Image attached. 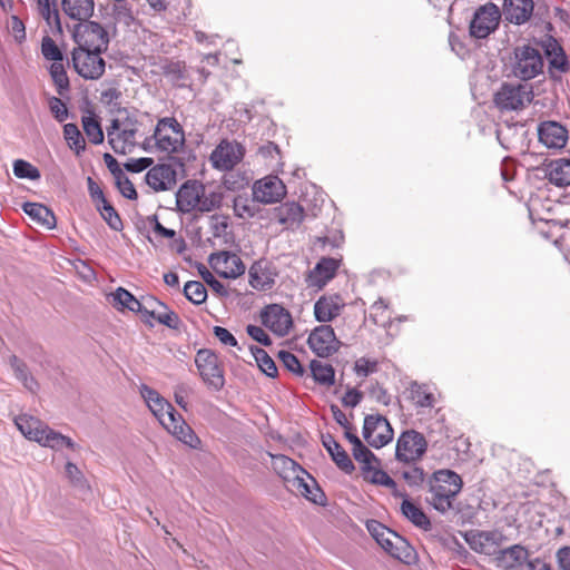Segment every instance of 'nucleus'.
I'll return each mask as SVG.
<instances>
[{
    "mask_svg": "<svg viewBox=\"0 0 570 570\" xmlns=\"http://www.w3.org/2000/svg\"><path fill=\"white\" fill-rule=\"evenodd\" d=\"M377 361L370 360L366 357H361L355 362V373L358 376H368L370 374L377 371Z\"/></svg>",
    "mask_w": 570,
    "mask_h": 570,
    "instance_id": "obj_60",
    "label": "nucleus"
},
{
    "mask_svg": "<svg viewBox=\"0 0 570 570\" xmlns=\"http://www.w3.org/2000/svg\"><path fill=\"white\" fill-rule=\"evenodd\" d=\"M9 363L16 379L20 381L28 391L36 393L39 385L35 377L29 373L27 364L16 355H11L9 357Z\"/></svg>",
    "mask_w": 570,
    "mask_h": 570,
    "instance_id": "obj_35",
    "label": "nucleus"
},
{
    "mask_svg": "<svg viewBox=\"0 0 570 570\" xmlns=\"http://www.w3.org/2000/svg\"><path fill=\"white\" fill-rule=\"evenodd\" d=\"M532 100V91L525 85L504 82L494 94L493 102L501 111H517Z\"/></svg>",
    "mask_w": 570,
    "mask_h": 570,
    "instance_id": "obj_8",
    "label": "nucleus"
},
{
    "mask_svg": "<svg viewBox=\"0 0 570 570\" xmlns=\"http://www.w3.org/2000/svg\"><path fill=\"white\" fill-rule=\"evenodd\" d=\"M213 269L224 278H236L245 273L240 257L229 252L214 253L209 256Z\"/></svg>",
    "mask_w": 570,
    "mask_h": 570,
    "instance_id": "obj_18",
    "label": "nucleus"
},
{
    "mask_svg": "<svg viewBox=\"0 0 570 570\" xmlns=\"http://www.w3.org/2000/svg\"><path fill=\"white\" fill-rule=\"evenodd\" d=\"M287 488L291 491H296L314 503L323 504L325 500L323 491L307 472L296 476Z\"/></svg>",
    "mask_w": 570,
    "mask_h": 570,
    "instance_id": "obj_25",
    "label": "nucleus"
},
{
    "mask_svg": "<svg viewBox=\"0 0 570 570\" xmlns=\"http://www.w3.org/2000/svg\"><path fill=\"white\" fill-rule=\"evenodd\" d=\"M38 10L41 17L50 24L53 19L59 24V13L56 7L51 8L49 0H38Z\"/></svg>",
    "mask_w": 570,
    "mask_h": 570,
    "instance_id": "obj_62",
    "label": "nucleus"
},
{
    "mask_svg": "<svg viewBox=\"0 0 570 570\" xmlns=\"http://www.w3.org/2000/svg\"><path fill=\"white\" fill-rule=\"evenodd\" d=\"M120 119H112L107 128L108 142L116 154L125 155L136 145V134L132 129H120Z\"/></svg>",
    "mask_w": 570,
    "mask_h": 570,
    "instance_id": "obj_20",
    "label": "nucleus"
},
{
    "mask_svg": "<svg viewBox=\"0 0 570 570\" xmlns=\"http://www.w3.org/2000/svg\"><path fill=\"white\" fill-rule=\"evenodd\" d=\"M401 512L415 527L425 531L431 529V521L425 512L406 498L401 503Z\"/></svg>",
    "mask_w": 570,
    "mask_h": 570,
    "instance_id": "obj_34",
    "label": "nucleus"
},
{
    "mask_svg": "<svg viewBox=\"0 0 570 570\" xmlns=\"http://www.w3.org/2000/svg\"><path fill=\"white\" fill-rule=\"evenodd\" d=\"M426 484V502L442 514L453 509V502L463 488L462 478L449 469L433 472Z\"/></svg>",
    "mask_w": 570,
    "mask_h": 570,
    "instance_id": "obj_2",
    "label": "nucleus"
},
{
    "mask_svg": "<svg viewBox=\"0 0 570 570\" xmlns=\"http://www.w3.org/2000/svg\"><path fill=\"white\" fill-rule=\"evenodd\" d=\"M547 55L550 57V67L559 70L560 72H567L569 70V63L564 55L563 49L554 43L547 49Z\"/></svg>",
    "mask_w": 570,
    "mask_h": 570,
    "instance_id": "obj_50",
    "label": "nucleus"
},
{
    "mask_svg": "<svg viewBox=\"0 0 570 570\" xmlns=\"http://www.w3.org/2000/svg\"><path fill=\"white\" fill-rule=\"evenodd\" d=\"M151 318H155L159 324L169 328L177 330L180 325L179 316L171 311L165 303L158 311L151 312Z\"/></svg>",
    "mask_w": 570,
    "mask_h": 570,
    "instance_id": "obj_45",
    "label": "nucleus"
},
{
    "mask_svg": "<svg viewBox=\"0 0 570 570\" xmlns=\"http://www.w3.org/2000/svg\"><path fill=\"white\" fill-rule=\"evenodd\" d=\"M527 558L528 550L520 544H514L501 550L498 556V561L503 569L510 570L520 566Z\"/></svg>",
    "mask_w": 570,
    "mask_h": 570,
    "instance_id": "obj_33",
    "label": "nucleus"
},
{
    "mask_svg": "<svg viewBox=\"0 0 570 570\" xmlns=\"http://www.w3.org/2000/svg\"><path fill=\"white\" fill-rule=\"evenodd\" d=\"M204 185L197 180L185 181L176 193V207L183 214L191 213L199 206Z\"/></svg>",
    "mask_w": 570,
    "mask_h": 570,
    "instance_id": "obj_19",
    "label": "nucleus"
},
{
    "mask_svg": "<svg viewBox=\"0 0 570 570\" xmlns=\"http://www.w3.org/2000/svg\"><path fill=\"white\" fill-rule=\"evenodd\" d=\"M111 296L115 305H119L120 308H127L131 312L138 313L141 307L140 301L122 287H118Z\"/></svg>",
    "mask_w": 570,
    "mask_h": 570,
    "instance_id": "obj_42",
    "label": "nucleus"
},
{
    "mask_svg": "<svg viewBox=\"0 0 570 570\" xmlns=\"http://www.w3.org/2000/svg\"><path fill=\"white\" fill-rule=\"evenodd\" d=\"M344 306V299L337 294L321 296L314 304L315 318L320 323L331 322L340 315Z\"/></svg>",
    "mask_w": 570,
    "mask_h": 570,
    "instance_id": "obj_23",
    "label": "nucleus"
},
{
    "mask_svg": "<svg viewBox=\"0 0 570 570\" xmlns=\"http://www.w3.org/2000/svg\"><path fill=\"white\" fill-rule=\"evenodd\" d=\"M50 76L57 87L58 94L63 95V92L69 89V79L62 61L52 62L50 66Z\"/></svg>",
    "mask_w": 570,
    "mask_h": 570,
    "instance_id": "obj_51",
    "label": "nucleus"
},
{
    "mask_svg": "<svg viewBox=\"0 0 570 570\" xmlns=\"http://www.w3.org/2000/svg\"><path fill=\"white\" fill-rule=\"evenodd\" d=\"M96 208L111 229L117 232L122 229L124 225L120 216L107 199L105 204L101 203Z\"/></svg>",
    "mask_w": 570,
    "mask_h": 570,
    "instance_id": "obj_44",
    "label": "nucleus"
},
{
    "mask_svg": "<svg viewBox=\"0 0 570 570\" xmlns=\"http://www.w3.org/2000/svg\"><path fill=\"white\" fill-rule=\"evenodd\" d=\"M465 542L476 553L491 556L501 546L504 537L500 531L471 530L463 534Z\"/></svg>",
    "mask_w": 570,
    "mask_h": 570,
    "instance_id": "obj_16",
    "label": "nucleus"
},
{
    "mask_svg": "<svg viewBox=\"0 0 570 570\" xmlns=\"http://www.w3.org/2000/svg\"><path fill=\"white\" fill-rule=\"evenodd\" d=\"M401 476L409 487L420 488L425 482L426 473L422 468L412 463V465H409L406 469L402 470Z\"/></svg>",
    "mask_w": 570,
    "mask_h": 570,
    "instance_id": "obj_49",
    "label": "nucleus"
},
{
    "mask_svg": "<svg viewBox=\"0 0 570 570\" xmlns=\"http://www.w3.org/2000/svg\"><path fill=\"white\" fill-rule=\"evenodd\" d=\"M116 185L120 191V194L128 198V199H137V191L135 189V186L134 184L130 181V179L125 175V174H121L117 179H116Z\"/></svg>",
    "mask_w": 570,
    "mask_h": 570,
    "instance_id": "obj_59",
    "label": "nucleus"
},
{
    "mask_svg": "<svg viewBox=\"0 0 570 570\" xmlns=\"http://www.w3.org/2000/svg\"><path fill=\"white\" fill-rule=\"evenodd\" d=\"M75 42L78 45L73 50H95L104 52L109 46L107 30L96 21H83L75 26L72 31Z\"/></svg>",
    "mask_w": 570,
    "mask_h": 570,
    "instance_id": "obj_4",
    "label": "nucleus"
},
{
    "mask_svg": "<svg viewBox=\"0 0 570 570\" xmlns=\"http://www.w3.org/2000/svg\"><path fill=\"white\" fill-rule=\"evenodd\" d=\"M111 16L115 23H121L126 27H130L135 20L131 8L125 0L112 4Z\"/></svg>",
    "mask_w": 570,
    "mask_h": 570,
    "instance_id": "obj_48",
    "label": "nucleus"
},
{
    "mask_svg": "<svg viewBox=\"0 0 570 570\" xmlns=\"http://www.w3.org/2000/svg\"><path fill=\"white\" fill-rule=\"evenodd\" d=\"M272 459L273 470L284 480L286 487L299 474H305L306 471L291 458L284 454L268 453Z\"/></svg>",
    "mask_w": 570,
    "mask_h": 570,
    "instance_id": "obj_26",
    "label": "nucleus"
},
{
    "mask_svg": "<svg viewBox=\"0 0 570 570\" xmlns=\"http://www.w3.org/2000/svg\"><path fill=\"white\" fill-rule=\"evenodd\" d=\"M23 212L31 217L32 220L37 222L41 226L52 229L56 227L57 220L52 210L42 204L38 203H24Z\"/></svg>",
    "mask_w": 570,
    "mask_h": 570,
    "instance_id": "obj_32",
    "label": "nucleus"
},
{
    "mask_svg": "<svg viewBox=\"0 0 570 570\" xmlns=\"http://www.w3.org/2000/svg\"><path fill=\"white\" fill-rule=\"evenodd\" d=\"M153 137L157 149L166 154L178 153L185 144L183 127L173 117L159 119Z\"/></svg>",
    "mask_w": 570,
    "mask_h": 570,
    "instance_id": "obj_5",
    "label": "nucleus"
},
{
    "mask_svg": "<svg viewBox=\"0 0 570 570\" xmlns=\"http://www.w3.org/2000/svg\"><path fill=\"white\" fill-rule=\"evenodd\" d=\"M195 364L208 389L218 392L224 387V368L219 357L212 350H198L195 356Z\"/></svg>",
    "mask_w": 570,
    "mask_h": 570,
    "instance_id": "obj_6",
    "label": "nucleus"
},
{
    "mask_svg": "<svg viewBox=\"0 0 570 570\" xmlns=\"http://www.w3.org/2000/svg\"><path fill=\"white\" fill-rule=\"evenodd\" d=\"M546 176L557 187L570 186V159L558 158L546 166Z\"/></svg>",
    "mask_w": 570,
    "mask_h": 570,
    "instance_id": "obj_29",
    "label": "nucleus"
},
{
    "mask_svg": "<svg viewBox=\"0 0 570 570\" xmlns=\"http://www.w3.org/2000/svg\"><path fill=\"white\" fill-rule=\"evenodd\" d=\"M533 10V0H503L501 17L510 23L521 26L530 20Z\"/></svg>",
    "mask_w": 570,
    "mask_h": 570,
    "instance_id": "obj_21",
    "label": "nucleus"
},
{
    "mask_svg": "<svg viewBox=\"0 0 570 570\" xmlns=\"http://www.w3.org/2000/svg\"><path fill=\"white\" fill-rule=\"evenodd\" d=\"M222 196L217 193L206 194L203 191V196L199 197V206H197L196 210L202 213L212 212L220 206Z\"/></svg>",
    "mask_w": 570,
    "mask_h": 570,
    "instance_id": "obj_58",
    "label": "nucleus"
},
{
    "mask_svg": "<svg viewBox=\"0 0 570 570\" xmlns=\"http://www.w3.org/2000/svg\"><path fill=\"white\" fill-rule=\"evenodd\" d=\"M338 268V263L334 258H322L311 272L308 283L311 286L322 288L331 281Z\"/></svg>",
    "mask_w": 570,
    "mask_h": 570,
    "instance_id": "obj_30",
    "label": "nucleus"
},
{
    "mask_svg": "<svg viewBox=\"0 0 570 570\" xmlns=\"http://www.w3.org/2000/svg\"><path fill=\"white\" fill-rule=\"evenodd\" d=\"M184 295L195 305L203 304L207 298V289L202 282L189 281L184 286Z\"/></svg>",
    "mask_w": 570,
    "mask_h": 570,
    "instance_id": "obj_43",
    "label": "nucleus"
},
{
    "mask_svg": "<svg viewBox=\"0 0 570 570\" xmlns=\"http://www.w3.org/2000/svg\"><path fill=\"white\" fill-rule=\"evenodd\" d=\"M49 108H50V111L52 112L53 117L58 121L62 122L63 120L67 119L68 109L61 99H59L57 97H51L49 99Z\"/></svg>",
    "mask_w": 570,
    "mask_h": 570,
    "instance_id": "obj_63",
    "label": "nucleus"
},
{
    "mask_svg": "<svg viewBox=\"0 0 570 570\" xmlns=\"http://www.w3.org/2000/svg\"><path fill=\"white\" fill-rule=\"evenodd\" d=\"M262 323L279 336L288 334L293 325L291 313L278 304L266 306L261 314Z\"/></svg>",
    "mask_w": 570,
    "mask_h": 570,
    "instance_id": "obj_17",
    "label": "nucleus"
},
{
    "mask_svg": "<svg viewBox=\"0 0 570 570\" xmlns=\"http://www.w3.org/2000/svg\"><path fill=\"white\" fill-rule=\"evenodd\" d=\"M176 169L169 164H159L146 174V183L156 191L168 190L176 184Z\"/></svg>",
    "mask_w": 570,
    "mask_h": 570,
    "instance_id": "obj_22",
    "label": "nucleus"
},
{
    "mask_svg": "<svg viewBox=\"0 0 570 570\" xmlns=\"http://www.w3.org/2000/svg\"><path fill=\"white\" fill-rule=\"evenodd\" d=\"M65 470L67 478L75 487H85V476L76 464H73L72 462H67Z\"/></svg>",
    "mask_w": 570,
    "mask_h": 570,
    "instance_id": "obj_64",
    "label": "nucleus"
},
{
    "mask_svg": "<svg viewBox=\"0 0 570 570\" xmlns=\"http://www.w3.org/2000/svg\"><path fill=\"white\" fill-rule=\"evenodd\" d=\"M275 218L287 228H296L304 220V208L295 203L287 202L275 208Z\"/></svg>",
    "mask_w": 570,
    "mask_h": 570,
    "instance_id": "obj_28",
    "label": "nucleus"
},
{
    "mask_svg": "<svg viewBox=\"0 0 570 570\" xmlns=\"http://www.w3.org/2000/svg\"><path fill=\"white\" fill-rule=\"evenodd\" d=\"M82 127L91 144L99 145L104 141V132L101 126L94 116L83 117Z\"/></svg>",
    "mask_w": 570,
    "mask_h": 570,
    "instance_id": "obj_46",
    "label": "nucleus"
},
{
    "mask_svg": "<svg viewBox=\"0 0 570 570\" xmlns=\"http://www.w3.org/2000/svg\"><path fill=\"white\" fill-rule=\"evenodd\" d=\"M253 357L255 358L261 371L267 375L268 377L277 376V367L273 358L267 354V352L258 346L249 347Z\"/></svg>",
    "mask_w": 570,
    "mask_h": 570,
    "instance_id": "obj_37",
    "label": "nucleus"
},
{
    "mask_svg": "<svg viewBox=\"0 0 570 570\" xmlns=\"http://www.w3.org/2000/svg\"><path fill=\"white\" fill-rule=\"evenodd\" d=\"M538 136L548 148H562L568 139L567 129L554 121L542 122L538 128Z\"/></svg>",
    "mask_w": 570,
    "mask_h": 570,
    "instance_id": "obj_24",
    "label": "nucleus"
},
{
    "mask_svg": "<svg viewBox=\"0 0 570 570\" xmlns=\"http://www.w3.org/2000/svg\"><path fill=\"white\" fill-rule=\"evenodd\" d=\"M392 538L395 540L392 557L406 564L412 563L416 557L412 546L396 532L392 534Z\"/></svg>",
    "mask_w": 570,
    "mask_h": 570,
    "instance_id": "obj_39",
    "label": "nucleus"
},
{
    "mask_svg": "<svg viewBox=\"0 0 570 570\" xmlns=\"http://www.w3.org/2000/svg\"><path fill=\"white\" fill-rule=\"evenodd\" d=\"M244 147L229 140H222L210 154V163L215 169L232 170L244 157Z\"/></svg>",
    "mask_w": 570,
    "mask_h": 570,
    "instance_id": "obj_14",
    "label": "nucleus"
},
{
    "mask_svg": "<svg viewBox=\"0 0 570 570\" xmlns=\"http://www.w3.org/2000/svg\"><path fill=\"white\" fill-rule=\"evenodd\" d=\"M514 55L513 73L517 77L529 80L541 72L543 61L539 50L531 46H522L515 49Z\"/></svg>",
    "mask_w": 570,
    "mask_h": 570,
    "instance_id": "obj_11",
    "label": "nucleus"
},
{
    "mask_svg": "<svg viewBox=\"0 0 570 570\" xmlns=\"http://www.w3.org/2000/svg\"><path fill=\"white\" fill-rule=\"evenodd\" d=\"M278 358L282 362V364L287 368L289 372L297 376H303L305 373L304 367L302 366L301 362L294 355L293 353L288 351H279Z\"/></svg>",
    "mask_w": 570,
    "mask_h": 570,
    "instance_id": "obj_56",
    "label": "nucleus"
},
{
    "mask_svg": "<svg viewBox=\"0 0 570 570\" xmlns=\"http://www.w3.org/2000/svg\"><path fill=\"white\" fill-rule=\"evenodd\" d=\"M286 195V186L277 176H266L253 186L254 200L261 204H274L281 202Z\"/></svg>",
    "mask_w": 570,
    "mask_h": 570,
    "instance_id": "obj_15",
    "label": "nucleus"
},
{
    "mask_svg": "<svg viewBox=\"0 0 570 570\" xmlns=\"http://www.w3.org/2000/svg\"><path fill=\"white\" fill-rule=\"evenodd\" d=\"M63 12L72 20L83 22L89 20L95 10L94 0H61Z\"/></svg>",
    "mask_w": 570,
    "mask_h": 570,
    "instance_id": "obj_31",
    "label": "nucleus"
},
{
    "mask_svg": "<svg viewBox=\"0 0 570 570\" xmlns=\"http://www.w3.org/2000/svg\"><path fill=\"white\" fill-rule=\"evenodd\" d=\"M164 75L177 87H185L188 79L186 66L181 61H171L164 67Z\"/></svg>",
    "mask_w": 570,
    "mask_h": 570,
    "instance_id": "obj_40",
    "label": "nucleus"
},
{
    "mask_svg": "<svg viewBox=\"0 0 570 570\" xmlns=\"http://www.w3.org/2000/svg\"><path fill=\"white\" fill-rule=\"evenodd\" d=\"M309 370L314 381L324 386H331L335 382V371L328 363L313 360L309 363Z\"/></svg>",
    "mask_w": 570,
    "mask_h": 570,
    "instance_id": "obj_36",
    "label": "nucleus"
},
{
    "mask_svg": "<svg viewBox=\"0 0 570 570\" xmlns=\"http://www.w3.org/2000/svg\"><path fill=\"white\" fill-rule=\"evenodd\" d=\"M500 21V8L493 2H487L474 11L469 24L470 36L475 39H485L498 29Z\"/></svg>",
    "mask_w": 570,
    "mask_h": 570,
    "instance_id": "obj_7",
    "label": "nucleus"
},
{
    "mask_svg": "<svg viewBox=\"0 0 570 570\" xmlns=\"http://www.w3.org/2000/svg\"><path fill=\"white\" fill-rule=\"evenodd\" d=\"M249 284L256 289H269L272 288L274 281L267 275L261 266L253 265L249 268Z\"/></svg>",
    "mask_w": 570,
    "mask_h": 570,
    "instance_id": "obj_47",
    "label": "nucleus"
},
{
    "mask_svg": "<svg viewBox=\"0 0 570 570\" xmlns=\"http://www.w3.org/2000/svg\"><path fill=\"white\" fill-rule=\"evenodd\" d=\"M412 399L415 400L416 404L421 407H431L434 403V396L431 393L423 391L422 386L416 382L411 384Z\"/></svg>",
    "mask_w": 570,
    "mask_h": 570,
    "instance_id": "obj_57",
    "label": "nucleus"
},
{
    "mask_svg": "<svg viewBox=\"0 0 570 570\" xmlns=\"http://www.w3.org/2000/svg\"><path fill=\"white\" fill-rule=\"evenodd\" d=\"M13 174L18 178H27L30 180H37L40 178L39 169L22 159H18L13 163Z\"/></svg>",
    "mask_w": 570,
    "mask_h": 570,
    "instance_id": "obj_54",
    "label": "nucleus"
},
{
    "mask_svg": "<svg viewBox=\"0 0 570 570\" xmlns=\"http://www.w3.org/2000/svg\"><path fill=\"white\" fill-rule=\"evenodd\" d=\"M140 393L150 411L169 433L184 444L193 449L198 448L200 444L199 438L167 400L147 385L141 386Z\"/></svg>",
    "mask_w": 570,
    "mask_h": 570,
    "instance_id": "obj_1",
    "label": "nucleus"
},
{
    "mask_svg": "<svg viewBox=\"0 0 570 570\" xmlns=\"http://www.w3.org/2000/svg\"><path fill=\"white\" fill-rule=\"evenodd\" d=\"M307 344L318 357L323 358L332 356L341 347V342L336 338L333 327L326 324L320 325L311 332Z\"/></svg>",
    "mask_w": 570,
    "mask_h": 570,
    "instance_id": "obj_13",
    "label": "nucleus"
},
{
    "mask_svg": "<svg viewBox=\"0 0 570 570\" xmlns=\"http://www.w3.org/2000/svg\"><path fill=\"white\" fill-rule=\"evenodd\" d=\"M101 53L95 50H72V65L77 73L85 79H99L106 67Z\"/></svg>",
    "mask_w": 570,
    "mask_h": 570,
    "instance_id": "obj_12",
    "label": "nucleus"
},
{
    "mask_svg": "<svg viewBox=\"0 0 570 570\" xmlns=\"http://www.w3.org/2000/svg\"><path fill=\"white\" fill-rule=\"evenodd\" d=\"M368 473H371L370 481L372 483L392 489L394 495L405 497V494L397 492L396 482L385 471L374 465L373 470Z\"/></svg>",
    "mask_w": 570,
    "mask_h": 570,
    "instance_id": "obj_53",
    "label": "nucleus"
},
{
    "mask_svg": "<svg viewBox=\"0 0 570 570\" xmlns=\"http://www.w3.org/2000/svg\"><path fill=\"white\" fill-rule=\"evenodd\" d=\"M393 429L383 415L370 414L364 419L363 438L367 444L375 449H381L393 440Z\"/></svg>",
    "mask_w": 570,
    "mask_h": 570,
    "instance_id": "obj_10",
    "label": "nucleus"
},
{
    "mask_svg": "<svg viewBox=\"0 0 570 570\" xmlns=\"http://www.w3.org/2000/svg\"><path fill=\"white\" fill-rule=\"evenodd\" d=\"M256 200H250L246 196H237L234 199V213L237 217L246 219L252 218L256 214Z\"/></svg>",
    "mask_w": 570,
    "mask_h": 570,
    "instance_id": "obj_52",
    "label": "nucleus"
},
{
    "mask_svg": "<svg viewBox=\"0 0 570 570\" xmlns=\"http://www.w3.org/2000/svg\"><path fill=\"white\" fill-rule=\"evenodd\" d=\"M428 449L424 435L415 430H406L396 441L395 459L403 463H415L422 459Z\"/></svg>",
    "mask_w": 570,
    "mask_h": 570,
    "instance_id": "obj_9",
    "label": "nucleus"
},
{
    "mask_svg": "<svg viewBox=\"0 0 570 570\" xmlns=\"http://www.w3.org/2000/svg\"><path fill=\"white\" fill-rule=\"evenodd\" d=\"M163 304L164 303L156 297L149 296L140 302L141 307L138 313L142 315L145 322H148V320L151 317V312L160 309Z\"/></svg>",
    "mask_w": 570,
    "mask_h": 570,
    "instance_id": "obj_61",
    "label": "nucleus"
},
{
    "mask_svg": "<svg viewBox=\"0 0 570 570\" xmlns=\"http://www.w3.org/2000/svg\"><path fill=\"white\" fill-rule=\"evenodd\" d=\"M352 454L354 459L362 464L363 472H370L373 470L374 464L380 465L377 456L368 450L362 442L352 446Z\"/></svg>",
    "mask_w": 570,
    "mask_h": 570,
    "instance_id": "obj_38",
    "label": "nucleus"
},
{
    "mask_svg": "<svg viewBox=\"0 0 570 570\" xmlns=\"http://www.w3.org/2000/svg\"><path fill=\"white\" fill-rule=\"evenodd\" d=\"M63 136L68 146L75 150L76 155H80L86 148V141L75 124H66L63 126Z\"/></svg>",
    "mask_w": 570,
    "mask_h": 570,
    "instance_id": "obj_41",
    "label": "nucleus"
},
{
    "mask_svg": "<svg viewBox=\"0 0 570 570\" xmlns=\"http://www.w3.org/2000/svg\"><path fill=\"white\" fill-rule=\"evenodd\" d=\"M41 52L47 60H52L53 62H60L63 60L61 50L49 36L42 38Z\"/></svg>",
    "mask_w": 570,
    "mask_h": 570,
    "instance_id": "obj_55",
    "label": "nucleus"
},
{
    "mask_svg": "<svg viewBox=\"0 0 570 570\" xmlns=\"http://www.w3.org/2000/svg\"><path fill=\"white\" fill-rule=\"evenodd\" d=\"M14 424L26 439L37 442L41 446L55 451H60L63 448L73 451L77 449V444L69 436L55 431L36 416L20 414L14 419Z\"/></svg>",
    "mask_w": 570,
    "mask_h": 570,
    "instance_id": "obj_3",
    "label": "nucleus"
},
{
    "mask_svg": "<svg viewBox=\"0 0 570 570\" xmlns=\"http://www.w3.org/2000/svg\"><path fill=\"white\" fill-rule=\"evenodd\" d=\"M323 446L327 450L335 464L345 473H352L355 466L347 452L331 434L322 435Z\"/></svg>",
    "mask_w": 570,
    "mask_h": 570,
    "instance_id": "obj_27",
    "label": "nucleus"
}]
</instances>
